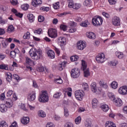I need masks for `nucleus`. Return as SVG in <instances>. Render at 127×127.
I'll return each mask as SVG.
<instances>
[{
	"instance_id": "nucleus-60",
	"label": "nucleus",
	"mask_w": 127,
	"mask_h": 127,
	"mask_svg": "<svg viewBox=\"0 0 127 127\" xmlns=\"http://www.w3.org/2000/svg\"><path fill=\"white\" fill-rule=\"evenodd\" d=\"M119 62L118 61H113L111 62V64L112 65V66H116L118 65Z\"/></svg>"
},
{
	"instance_id": "nucleus-42",
	"label": "nucleus",
	"mask_w": 127,
	"mask_h": 127,
	"mask_svg": "<svg viewBox=\"0 0 127 127\" xmlns=\"http://www.w3.org/2000/svg\"><path fill=\"white\" fill-rule=\"evenodd\" d=\"M92 126V122L89 120H87L85 122V127H91Z\"/></svg>"
},
{
	"instance_id": "nucleus-3",
	"label": "nucleus",
	"mask_w": 127,
	"mask_h": 127,
	"mask_svg": "<svg viewBox=\"0 0 127 127\" xmlns=\"http://www.w3.org/2000/svg\"><path fill=\"white\" fill-rule=\"evenodd\" d=\"M92 23L94 26H100L103 24V18L99 16H95L92 19Z\"/></svg>"
},
{
	"instance_id": "nucleus-8",
	"label": "nucleus",
	"mask_w": 127,
	"mask_h": 127,
	"mask_svg": "<svg viewBox=\"0 0 127 127\" xmlns=\"http://www.w3.org/2000/svg\"><path fill=\"white\" fill-rule=\"evenodd\" d=\"M112 23L115 26H120L121 25V20L120 17L115 16L112 18Z\"/></svg>"
},
{
	"instance_id": "nucleus-1",
	"label": "nucleus",
	"mask_w": 127,
	"mask_h": 127,
	"mask_svg": "<svg viewBox=\"0 0 127 127\" xmlns=\"http://www.w3.org/2000/svg\"><path fill=\"white\" fill-rule=\"evenodd\" d=\"M29 53L31 56V57L34 60H39L41 57H42V52L41 50H38L36 51L35 49H31Z\"/></svg>"
},
{
	"instance_id": "nucleus-27",
	"label": "nucleus",
	"mask_w": 127,
	"mask_h": 127,
	"mask_svg": "<svg viewBox=\"0 0 127 127\" xmlns=\"http://www.w3.org/2000/svg\"><path fill=\"white\" fill-rule=\"evenodd\" d=\"M101 108L103 112H108L110 109L109 106L107 104H103L101 106Z\"/></svg>"
},
{
	"instance_id": "nucleus-28",
	"label": "nucleus",
	"mask_w": 127,
	"mask_h": 127,
	"mask_svg": "<svg viewBox=\"0 0 127 127\" xmlns=\"http://www.w3.org/2000/svg\"><path fill=\"white\" fill-rule=\"evenodd\" d=\"M38 115L40 118H45V117H46V114L45 113V112H44V111L42 110H40L38 111Z\"/></svg>"
},
{
	"instance_id": "nucleus-43",
	"label": "nucleus",
	"mask_w": 127,
	"mask_h": 127,
	"mask_svg": "<svg viewBox=\"0 0 127 127\" xmlns=\"http://www.w3.org/2000/svg\"><path fill=\"white\" fill-rule=\"evenodd\" d=\"M118 82H117L116 81H114L111 83V86L113 89H117L118 88Z\"/></svg>"
},
{
	"instance_id": "nucleus-38",
	"label": "nucleus",
	"mask_w": 127,
	"mask_h": 127,
	"mask_svg": "<svg viewBox=\"0 0 127 127\" xmlns=\"http://www.w3.org/2000/svg\"><path fill=\"white\" fill-rule=\"evenodd\" d=\"M39 70L40 72H44V73H48V69H47V68H46V67L44 68V67L43 66H40V67H39Z\"/></svg>"
},
{
	"instance_id": "nucleus-33",
	"label": "nucleus",
	"mask_w": 127,
	"mask_h": 127,
	"mask_svg": "<svg viewBox=\"0 0 127 127\" xmlns=\"http://www.w3.org/2000/svg\"><path fill=\"white\" fill-rule=\"evenodd\" d=\"M13 31H14V27L12 25H9L7 28V32L10 33L13 32Z\"/></svg>"
},
{
	"instance_id": "nucleus-34",
	"label": "nucleus",
	"mask_w": 127,
	"mask_h": 127,
	"mask_svg": "<svg viewBox=\"0 0 127 127\" xmlns=\"http://www.w3.org/2000/svg\"><path fill=\"white\" fill-rule=\"evenodd\" d=\"M6 76H7L6 79L8 81V82L11 81V79H12V74H11L10 72H7L6 73Z\"/></svg>"
},
{
	"instance_id": "nucleus-56",
	"label": "nucleus",
	"mask_w": 127,
	"mask_h": 127,
	"mask_svg": "<svg viewBox=\"0 0 127 127\" xmlns=\"http://www.w3.org/2000/svg\"><path fill=\"white\" fill-rule=\"evenodd\" d=\"M68 91L72 92V88H71V87H68L63 89V92L64 93H68Z\"/></svg>"
},
{
	"instance_id": "nucleus-55",
	"label": "nucleus",
	"mask_w": 127,
	"mask_h": 127,
	"mask_svg": "<svg viewBox=\"0 0 127 127\" xmlns=\"http://www.w3.org/2000/svg\"><path fill=\"white\" fill-rule=\"evenodd\" d=\"M26 63L29 65H30V64L32 63V61L31 59H30V58L26 57Z\"/></svg>"
},
{
	"instance_id": "nucleus-21",
	"label": "nucleus",
	"mask_w": 127,
	"mask_h": 127,
	"mask_svg": "<svg viewBox=\"0 0 127 127\" xmlns=\"http://www.w3.org/2000/svg\"><path fill=\"white\" fill-rule=\"evenodd\" d=\"M29 117H23V118L21 119V122L23 125H27L29 123Z\"/></svg>"
},
{
	"instance_id": "nucleus-45",
	"label": "nucleus",
	"mask_w": 127,
	"mask_h": 127,
	"mask_svg": "<svg viewBox=\"0 0 127 127\" xmlns=\"http://www.w3.org/2000/svg\"><path fill=\"white\" fill-rule=\"evenodd\" d=\"M0 69L1 70H8V67H7V65L3 64L0 65Z\"/></svg>"
},
{
	"instance_id": "nucleus-29",
	"label": "nucleus",
	"mask_w": 127,
	"mask_h": 127,
	"mask_svg": "<svg viewBox=\"0 0 127 127\" xmlns=\"http://www.w3.org/2000/svg\"><path fill=\"white\" fill-rule=\"evenodd\" d=\"M99 84L100 87H103V88H104V89H107L109 87V86H108V84L104 82L103 80H100Z\"/></svg>"
},
{
	"instance_id": "nucleus-44",
	"label": "nucleus",
	"mask_w": 127,
	"mask_h": 127,
	"mask_svg": "<svg viewBox=\"0 0 127 127\" xmlns=\"http://www.w3.org/2000/svg\"><path fill=\"white\" fill-rule=\"evenodd\" d=\"M7 22V19H2V17H0V24L3 25V24H5Z\"/></svg>"
},
{
	"instance_id": "nucleus-36",
	"label": "nucleus",
	"mask_w": 127,
	"mask_h": 127,
	"mask_svg": "<svg viewBox=\"0 0 127 127\" xmlns=\"http://www.w3.org/2000/svg\"><path fill=\"white\" fill-rule=\"evenodd\" d=\"M21 8L23 10H27V9H28V8H29V4H28L27 3L23 4L21 5Z\"/></svg>"
},
{
	"instance_id": "nucleus-49",
	"label": "nucleus",
	"mask_w": 127,
	"mask_h": 127,
	"mask_svg": "<svg viewBox=\"0 0 127 127\" xmlns=\"http://www.w3.org/2000/svg\"><path fill=\"white\" fill-rule=\"evenodd\" d=\"M42 32V29H37L34 30V33H35V34H41Z\"/></svg>"
},
{
	"instance_id": "nucleus-62",
	"label": "nucleus",
	"mask_w": 127,
	"mask_h": 127,
	"mask_svg": "<svg viewBox=\"0 0 127 127\" xmlns=\"http://www.w3.org/2000/svg\"><path fill=\"white\" fill-rule=\"evenodd\" d=\"M46 127H55V125L53 123H48L46 125Z\"/></svg>"
},
{
	"instance_id": "nucleus-11",
	"label": "nucleus",
	"mask_w": 127,
	"mask_h": 127,
	"mask_svg": "<svg viewBox=\"0 0 127 127\" xmlns=\"http://www.w3.org/2000/svg\"><path fill=\"white\" fill-rule=\"evenodd\" d=\"M58 44L61 46V47L64 46L66 44V39L65 37H60L58 39Z\"/></svg>"
},
{
	"instance_id": "nucleus-61",
	"label": "nucleus",
	"mask_w": 127,
	"mask_h": 127,
	"mask_svg": "<svg viewBox=\"0 0 127 127\" xmlns=\"http://www.w3.org/2000/svg\"><path fill=\"white\" fill-rule=\"evenodd\" d=\"M110 4H116L117 3V0H108Z\"/></svg>"
},
{
	"instance_id": "nucleus-52",
	"label": "nucleus",
	"mask_w": 127,
	"mask_h": 127,
	"mask_svg": "<svg viewBox=\"0 0 127 127\" xmlns=\"http://www.w3.org/2000/svg\"><path fill=\"white\" fill-rule=\"evenodd\" d=\"M75 123L76 125H79L81 123V117L80 116L75 119Z\"/></svg>"
},
{
	"instance_id": "nucleus-17",
	"label": "nucleus",
	"mask_w": 127,
	"mask_h": 127,
	"mask_svg": "<svg viewBox=\"0 0 127 127\" xmlns=\"http://www.w3.org/2000/svg\"><path fill=\"white\" fill-rule=\"evenodd\" d=\"M66 63H67L65 61L61 62L58 66L59 70H60V71H62V70L66 67Z\"/></svg>"
},
{
	"instance_id": "nucleus-51",
	"label": "nucleus",
	"mask_w": 127,
	"mask_h": 127,
	"mask_svg": "<svg viewBox=\"0 0 127 127\" xmlns=\"http://www.w3.org/2000/svg\"><path fill=\"white\" fill-rule=\"evenodd\" d=\"M10 2L12 5H17L18 1L17 0H10Z\"/></svg>"
},
{
	"instance_id": "nucleus-26",
	"label": "nucleus",
	"mask_w": 127,
	"mask_h": 127,
	"mask_svg": "<svg viewBox=\"0 0 127 127\" xmlns=\"http://www.w3.org/2000/svg\"><path fill=\"white\" fill-rule=\"evenodd\" d=\"M27 18L28 19V20L30 22H33L34 21V15L32 14V13L28 14L27 15Z\"/></svg>"
},
{
	"instance_id": "nucleus-25",
	"label": "nucleus",
	"mask_w": 127,
	"mask_h": 127,
	"mask_svg": "<svg viewBox=\"0 0 127 127\" xmlns=\"http://www.w3.org/2000/svg\"><path fill=\"white\" fill-rule=\"evenodd\" d=\"M90 25V22L87 20L80 23V25L82 26V27H87L88 25Z\"/></svg>"
},
{
	"instance_id": "nucleus-30",
	"label": "nucleus",
	"mask_w": 127,
	"mask_h": 127,
	"mask_svg": "<svg viewBox=\"0 0 127 127\" xmlns=\"http://www.w3.org/2000/svg\"><path fill=\"white\" fill-rule=\"evenodd\" d=\"M84 6H90L92 5V1L91 0H85L83 2Z\"/></svg>"
},
{
	"instance_id": "nucleus-6",
	"label": "nucleus",
	"mask_w": 127,
	"mask_h": 127,
	"mask_svg": "<svg viewBox=\"0 0 127 127\" xmlns=\"http://www.w3.org/2000/svg\"><path fill=\"white\" fill-rule=\"evenodd\" d=\"M71 76L72 78H78L80 76V69L77 68L72 69L71 71Z\"/></svg>"
},
{
	"instance_id": "nucleus-53",
	"label": "nucleus",
	"mask_w": 127,
	"mask_h": 127,
	"mask_svg": "<svg viewBox=\"0 0 127 127\" xmlns=\"http://www.w3.org/2000/svg\"><path fill=\"white\" fill-rule=\"evenodd\" d=\"M61 95V92H57L54 95V98L55 99H59V98H60Z\"/></svg>"
},
{
	"instance_id": "nucleus-20",
	"label": "nucleus",
	"mask_w": 127,
	"mask_h": 127,
	"mask_svg": "<svg viewBox=\"0 0 127 127\" xmlns=\"http://www.w3.org/2000/svg\"><path fill=\"white\" fill-rule=\"evenodd\" d=\"M7 111V107L5 104L0 105V111L1 113H5Z\"/></svg>"
},
{
	"instance_id": "nucleus-31",
	"label": "nucleus",
	"mask_w": 127,
	"mask_h": 127,
	"mask_svg": "<svg viewBox=\"0 0 127 127\" xmlns=\"http://www.w3.org/2000/svg\"><path fill=\"white\" fill-rule=\"evenodd\" d=\"M1 44L4 48H6V47L8 45V42H7V39H4L2 40Z\"/></svg>"
},
{
	"instance_id": "nucleus-37",
	"label": "nucleus",
	"mask_w": 127,
	"mask_h": 127,
	"mask_svg": "<svg viewBox=\"0 0 127 127\" xmlns=\"http://www.w3.org/2000/svg\"><path fill=\"white\" fill-rule=\"evenodd\" d=\"M108 96L109 98L111 99L112 101H114L116 99V96H115V94L112 92H108Z\"/></svg>"
},
{
	"instance_id": "nucleus-24",
	"label": "nucleus",
	"mask_w": 127,
	"mask_h": 127,
	"mask_svg": "<svg viewBox=\"0 0 127 127\" xmlns=\"http://www.w3.org/2000/svg\"><path fill=\"white\" fill-rule=\"evenodd\" d=\"M105 127H117V126L113 122L108 121L105 124Z\"/></svg>"
},
{
	"instance_id": "nucleus-23",
	"label": "nucleus",
	"mask_w": 127,
	"mask_h": 127,
	"mask_svg": "<svg viewBox=\"0 0 127 127\" xmlns=\"http://www.w3.org/2000/svg\"><path fill=\"white\" fill-rule=\"evenodd\" d=\"M47 54L50 58H52V59H54V58H55V53H54V51L49 50L47 52Z\"/></svg>"
},
{
	"instance_id": "nucleus-39",
	"label": "nucleus",
	"mask_w": 127,
	"mask_h": 127,
	"mask_svg": "<svg viewBox=\"0 0 127 127\" xmlns=\"http://www.w3.org/2000/svg\"><path fill=\"white\" fill-rule=\"evenodd\" d=\"M54 82L56 84H62L63 83V80H62L61 77H59L58 78L55 79Z\"/></svg>"
},
{
	"instance_id": "nucleus-54",
	"label": "nucleus",
	"mask_w": 127,
	"mask_h": 127,
	"mask_svg": "<svg viewBox=\"0 0 127 127\" xmlns=\"http://www.w3.org/2000/svg\"><path fill=\"white\" fill-rule=\"evenodd\" d=\"M83 88L86 90H89V85H88V83L86 82H84L82 84Z\"/></svg>"
},
{
	"instance_id": "nucleus-57",
	"label": "nucleus",
	"mask_w": 127,
	"mask_h": 127,
	"mask_svg": "<svg viewBox=\"0 0 127 127\" xmlns=\"http://www.w3.org/2000/svg\"><path fill=\"white\" fill-rule=\"evenodd\" d=\"M10 56L12 58H14L15 57V56H16V54L15 53V52L14 51H12L10 53Z\"/></svg>"
},
{
	"instance_id": "nucleus-46",
	"label": "nucleus",
	"mask_w": 127,
	"mask_h": 127,
	"mask_svg": "<svg viewBox=\"0 0 127 127\" xmlns=\"http://www.w3.org/2000/svg\"><path fill=\"white\" fill-rule=\"evenodd\" d=\"M60 28L62 29V30H63L64 31H66L67 30V28H68V26L66 25L62 24L60 26Z\"/></svg>"
},
{
	"instance_id": "nucleus-10",
	"label": "nucleus",
	"mask_w": 127,
	"mask_h": 127,
	"mask_svg": "<svg viewBox=\"0 0 127 127\" xmlns=\"http://www.w3.org/2000/svg\"><path fill=\"white\" fill-rule=\"evenodd\" d=\"M86 48V43H84L82 41H80L77 43V48L79 50H83Z\"/></svg>"
},
{
	"instance_id": "nucleus-47",
	"label": "nucleus",
	"mask_w": 127,
	"mask_h": 127,
	"mask_svg": "<svg viewBox=\"0 0 127 127\" xmlns=\"http://www.w3.org/2000/svg\"><path fill=\"white\" fill-rule=\"evenodd\" d=\"M77 23L74 21H70L68 23V26H70V27H75Z\"/></svg>"
},
{
	"instance_id": "nucleus-13",
	"label": "nucleus",
	"mask_w": 127,
	"mask_h": 127,
	"mask_svg": "<svg viewBox=\"0 0 127 127\" xmlns=\"http://www.w3.org/2000/svg\"><path fill=\"white\" fill-rule=\"evenodd\" d=\"M113 102L117 107H122L123 106V101L120 98H116L113 100Z\"/></svg>"
},
{
	"instance_id": "nucleus-4",
	"label": "nucleus",
	"mask_w": 127,
	"mask_h": 127,
	"mask_svg": "<svg viewBox=\"0 0 127 127\" xmlns=\"http://www.w3.org/2000/svg\"><path fill=\"white\" fill-rule=\"evenodd\" d=\"M82 67L81 69L84 71V77H88L90 76V71H89V69H87V63L85 61H82Z\"/></svg>"
},
{
	"instance_id": "nucleus-19",
	"label": "nucleus",
	"mask_w": 127,
	"mask_h": 127,
	"mask_svg": "<svg viewBox=\"0 0 127 127\" xmlns=\"http://www.w3.org/2000/svg\"><path fill=\"white\" fill-rule=\"evenodd\" d=\"M90 88L93 93H96L97 92V84L95 82H93L91 84Z\"/></svg>"
},
{
	"instance_id": "nucleus-32",
	"label": "nucleus",
	"mask_w": 127,
	"mask_h": 127,
	"mask_svg": "<svg viewBox=\"0 0 127 127\" xmlns=\"http://www.w3.org/2000/svg\"><path fill=\"white\" fill-rule=\"evenodd\" d=\"M115 54L118 58H119V59H122L124 58V54L121 52H116L115 53Z\"/></svg>"
},
{
	"instance_id": "nucleus-40",
	"label": "nucleus",
	"mask_w": 127,
	"mask_h": 127,
	"mask_svg": "<svg viewBox=\"0 0 127 127\" xmlns=\"http://www.w3.org/2000/svg\"><path fill=\"white\" fill-rule=\"evenodd\" d=\"M24 39H29L30 38V33L29 32H27L25 33L23 36Z\"/></svg>"
},
{
	"instance_id": "nucleus-59",
	"label": "nucleus",
	"mask_w": 127,
	"mask_h": 127,
	"mask_svg": "<svg viewBox=\"0 0 127 127\" xmlns=\"http://www.w3.org/2000/svg\"><path fill=\"white\" fill-rule=\"evenodd\" d=\"M44 16H39L38 17V21L39 22H43L44 21Z\"/></svg>"
},
{
	"instance_id": "nucleus-41",
	"label": "nucleus",
	"mask_w": 127,
	"mask_h": 127,
	"mask_svg": "<svg viewBox=\"0 0 127 127\" xmlns=\"http://www.w3.org/2000/svg\"><path fill=\"white\" fill-rule=\"evenodd\" d=\"M0 127H8L7 123L4 121H2L0 123Z\"/></svg>"
},
{
	"instance_id": "nucleus-48",
	"label": "nucleus",
	"mask_w": 127,
	"mask_h": 127,
	"mask_svg": "<svg viewBox=\"0 0 127 127\" xmlns=\"http://www.w3.org/2000/svg\"><path fill=\"white\" fill-rule=\"evenodd\" d=\"M81 5L80 3H74L73 5V9H79L81 7Z\"/></svg>"
},
{
	"instance_id": "nucleus-7",
	"label": "nucleus",
	"mask_w": 127,
	"mask_h": 127,
	"mask_svg": "<svg viewBox=\"0 0 127 127\" xmlns=\"http://www.w3.org/2000/svg\"><path fill=\"white\" fill-rule=\"evenodd\" d=\"M48 34L51 38H56V37H57V31L55 29H49Z\"/></svg>"
},
{
	"instance_id": "nucleus-14",
	"label": "nucleus",
	"mask_w": 127,
	"mask_h": 127,
	"mask_svg": "<svg viewBox=\"0 0 127 127\" xmlns=\"http://www.w3.org/2000/svg\"><path fill=\"white\" fill-rule=\"evenodd\" d=\"M36 96H35V93L32 92L29 94L27 97V99L28 101L30 102H32V101H34L35 100Z\"/></svg>"
},
{
	"instance_id": "nucleus-5",
	"label": "nucleus",
	"mask_w": 127,
	"mask_h": 127,
	"mask_svg": "<svg viewBox=\"0 0 127 127\" xmlns=\"http://www.w3.org/2000/svg\"><path fill=\"white\" fill-rule=\"evenodd\" d=\"M75 97L78 101H82L83 97H84V91L79 90L75 92Z\"/></svg>"
},
{
	"instance_id": "nucleus-12",
	"label": "nucleus",
	"mask_w": 127,
	"mask_h": 127,
	"mask_svg": "<svg viewBox=\"0 0 127 127\" xmlns=\"http://www.w3.org/2000/svg\"><path fill=\"white\" fill-rule=\"evenodd\" d=\"M119 93L121 95H127V86H122L120 87L118 90Z\"/></svg>"
},
{
	"instance_id": "nucleus-64",
	"label": "nucleus",
	"mask_w": 127,
	"mask_h": 127,
	"mask_svg": "<svg viewBox=\"0 0 127 127\" xmlns=\"http://www.w3.org/2000/svg\"><path fill=\"white\" fill-rule=\"evenodd\" d=\"M65 127H73V124L70 123H67L65 126Z\"/></svg>"
},
{
	"instance_id": "nucleus-35",
	"label": "nucleus",
	"mask_w": 127,
	"mask_h": 127,
	"mask_svg": "<svg viewBox=\"0 0 127 127\" xmlns=\"http://www.w3.org/2000/svg\"><path fill=\"white\" fill-rule=\"evenodd\" d=\"M67 1L68 3V7H69L70 8H73L75 3H74V1H73V0H68Z\"/></svg>"
},
{
	"instance_id": "nucleus-22",
	"label": "nucleus",
	"mask_w": 127,
	"mask_h": 127,
	"mask_svg": "<svg viewBox=\"0 0 127 127\" xmlns=\"http://www.w3.org/2000/svg\"><path fill=\"white\" fill-rule=\"evenodd\" d=\"M5 105L6 106L7 108H11L13 105V103H12L11 99H7L5 101Z\"/></svg>"
},
{
	"instance_id": "nucleus-50",
	"label": "nucleus",
	"mask_w": 127,
	"mask_h": 127,
	"mask_svg": "<svg viewBox=\"0 0 127 127\" xmlns=\"http://www.w3.org/2000/svg\"><path fill=\"white\" fill-rule=\"evenodd\" d=\"M79 57L77 56H73L70 57V60L72 62H74V61H77L78 60Z\"/></svg>"
},
{
	"instance_id": "nucleus-15",
	"label": "nucleus",
	"mask_w": 127,
	"mask_h": 127,
	"mask_svg": "<svg viewBox=\"0 0 127 127\" xmlns=\"http://www.w3.org/2000/svg\"><path fill=\"white\" fill-rule=\"evenodd\" d=\"M41 3H42V1L41 0H32L31 2L32 5L35 7L39 4H41Z\"/></svg>"
},
{
	"instance_id": "nucleus-2",
	"label": "nucleus",
	"mask_w": 127,
	"mask_h": 127,
	"mask_svg": "<svg viewBox=\"0 0 127 127\" xmlns=\"http://www.w3.org/2000/svg\"><path fill=\"white\" fill-rule=\"evenodd\" d=\"M38 100L41 103H46L49 101L48 94L46 91H44L39 96Z\"/></svg>"
},
{
	"instance_id": "nucleus-16",
	"label": "nucleus",
	"mask_w": 127,
	"mask_h": 127,
	"mask_svg": "<svg viewBox=\"0 0 127 127\" xmlns=\"http://www.w3.org/2000/svg\"><path fill=\"white\" fill-rule=\"evenodd\" d=\"M86 36L90 39H96V34L95 33L92 32H89L86 33Z\"/></svg>"
},
{
	"instance_id": "nucleus-58",
	"label": "nucleus",
	"mask_w": 127,
	"mask_h": 127,
	"mask_svg": "<svg viewBox=\"0 0 127 127\" xmlns=\"http://www.w3.org/2000/svg\"><path fill=\"white\" fill-rule=\"evenodd\" d=\"M64 114L65 117H68L69 112L68 111V109H67L66 108H64Z\"/></svg>"
},
{
	"instance_id": "nucleus-63",
	"label": "nucleus",
	"mask_w": 127,
	"mask_h": 127,
	"mask_svg": "<svg viewBox=\"0 0 127 127\" xmlns=\"http://www.w3.org/2000/svg\"><path fill=\"white\" fill-rule=\"evenodd\" d=\"M13 93V91H12V90H9L7 93V96L10 97V96L12 95Z\"/></svg>"
},
{
	"instance_id": "nucleus-18",
	"label": "nucleus",
	"mask_w": 127,
	"mask_h": 127,
	"mask_svg": "<svg viewBox=\"0 0 127 127\" xmlns=\"http://www.w3.org/2000/svg\"><path fill=\"white\" fill-rule=\"evenodd\" d=\"M98 105H99V101L98 99L94 98L92 100V106L93 109H96L97 107H98Z\"/></svg>"
},
{
	"instance_id": "nucleus-9",
	"label": "nucleus",
	"mask_w": 127,
	"mask_h": 127,
	"mask_svg": "<svg viewBox=\"0 0 127 127\" xmlns=\"http://www.w3.org/2000/svg\"><path fill=\"white\" fill-rule=\"evenodd\" d=\"M97 63H104L105 61V54H99L96 57Z\"/></svg>"
}]
</instances>
